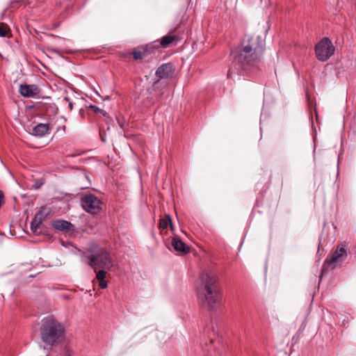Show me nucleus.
<instances>
[{"instance_id": "nucleus-16", "label": "nucleus", "mask_w": 356, "mask_h": 356, "mask_svg": "<svg viewBox=\"0 0 356 356\" xmlns=\"http://www.w3.org/2000/svg\"><path fill=\"white\" fill-rule=\"evenodd\" d=\"M171 218L170 215L166 214L163 218H161L159 220V229L163 230L168 227L169 223H170Z\"/></svg>"}, {"instance_id": "nucleus-20", "label": "nucleus", "mask_w": 356, "mask_h": 356, "mask_svg": "<svg viewBox=\"0 0 356 356\" xmlns=\"http://www.w3.org/2000/svg\"><path fill=\"white\" fill-rule=\"evenodd\" d=\"M89 108L92 109L95 113H102L104 115H105L106 114V113L103 110H102L101 108L95 105H90Z\"/></svg>"}, {"instance_id": "nucleus-24", "label": "nucleus", "mask_w": 356, "mask_h": 356, "mask_svg": "<svg viewBox=\"0 0 356 356\" xmlns=\"http://www.w3.org/2000/svg\"><path fill=\"white\" fill-rule=\"evenodd\" d=\"M65 100H66V101H67V102H68V101H69V98H68V97H65Z\"/></svg>"}, {"instance_id": "nucleus-25", "label": "nucleus", "mask_w": 356, "mask_h": 356, "mask_svg": "<svg viewBox=\"0 0 356 356\" xmlns=\"http://www.w3.org/2000/svg\"><path fill=\"white\" fill-rule=\"evenodd\" d=\"M159 83V80H158V81H156L154 82V85H156V83Z\"/></svg>"}, {"instance_id": "nucleus-5", "label": "nucleus", "mask_w": 356, "mask_h": 356, "mask_svg": "<svg viewBox=\"0 0 356 356\" xmlns=\"http://www.w3.org/2000/svg\"><path fill=\"white\" fill-rule=\"evenodd\" d=\"M346 257L347 252L345 245H339L334 252L330 256H328L324 261L321 270L322 273L334 270L338 264L346 259Z\"/></svg>"}, {"instance_id": "nucleus-15", "label": "nucleus", "mask_w": 356, "mask_h": 356, "mask_svg": "<svg viewBox=\"0 0 356 356\" xmlns=\"http://www.w3.org/2000/svg\"><path fill=\"white\" fill-rule=\"evenodd\" d=\"M10 29L9 26L5 23H0V36L10 37Z\"/></svg>"}, {"instance_id": "nucleus-4", "label": "nucleus", "mask_w": 356, "mask_h": 356, "mask_svg": "<svg viewBox=\"0 0 356 356\" xmlns=\"http://www.w3.org/2000/svg\"><path fill=\"white\" fill-rule=\"evenodd\" d=\"M88 258V265L92 268L95 271H96L97 268L110 269L113 266L110 254L104 249L98 250L95 253L89 255Z\"/></svg>"}, {"instance_id": "nucleus-13", "label": "nucleus", "mask_w": 356, "mask_h": 356, "mask_svg": "<svg viewBox=\"0 0 356 356\" xmlns=\"http://www.w3.org/2000/svg\"><path fill=\"white\" fill-rule=\"evenodd\" d=\"M96 273V279L99 281V286L101 289H106L108 286L107 282L105 280L106 273L104 269L95 271Z\"/></svg>"}, {"instance_id": "nucleus-11", "label": "nucleus", "mask_w": 356, "mask_h": 356, "mask_svg": "<svg viewBox=\"0 0 356 356\" xmlns=\"http://www.w3.org/2000/svg\"><path fill=\"white\" fill-rule=\"evenodd\" d=\"M49 130V127L48 124L40 123L33 128L32 134L35 136L42 137L47 134Z\"/></svg>"}, {"instance_id": "nucleus-12", "label": "nucleus", "mask_w": 356, "mask_h": 356, "mask_svg": "<svg viewBox=\"0 0 356 356\" xmlns=\"http://www.w3.org/2000/svg\"><path fill=\"white\" fill-rule=\"evenodd\" d=\"M52 226L56 229L65 232L70 231L73 227L70 222L63 220H54L52 222Z\"/></svg>"}, {"instance_id": "nucleus-14", "label": "nucleus", "mask_w": 356, "mask_h": 356, "mask_svg": "<svg viewBox=\"0 0 356 356\" xmlns=\"http://www.w3.org/2000/svg\"><path fill=\"white\" fill-rule=\"evenodd\" d=\"M147 51H148L147 47H139L134 49L133 51L134 58L136 60L142 59L145 56Z\"/></svg>"}, {"instance_id": "nucleus-18", "label": "nucleus", "mask_w": 356, "mask_h": 356, "mask_svg": "<svg viewBox=\"0 0 356 356\" xmlns=\"http://www.w3.org/2000/svg\"><path fill=\"white\" fill-rule=\"evenodd\" d=\"M42 224L40 220H37L34 218L31 224V229L33 233H36L40 225Z\"/></svg>"}, {"instance_id": "nucleus-1", "label": "nucleus", "mask_w": 356, "mask_h": 356, "mask_svg": "<svg viewBox=\"0 0 356 356\" xmlns=\"http://www.w3.org/2000/svg\"><path fill=\"white\" fill-rule=\"evenodd\" d=\"M265 36L254 33L245 35L241 46L232 51V62L227 77L233 79L234 74L244 75L261 62L265 50Z\"/></svg>"}, {"instance_id": "nucleus-17", "label": "nucleus", "mask_w": 356, "mask_h": 356, "mask_svg": "<svg viewBox=\"0 0 356 356\" xmlns=\"http://www.w3.org/2000/svg\"><path fill=\"white\" fill-rule=\"evenodd\" d=\"M175 35H167L163 36L161 40V45L163 47H166L170 45L175 39Z\"/></svg>"}, {"instance_id": "nucleus-23", "label": "nucleus", "mask_w": 356, "mask_h": 356, "mask_svg": "<svg viewBox=\"0 0 356 356\" xmlns=\"http://www.w3.org/2000/svg\"><path fill=\"white\" fill-rule=\"evenodd\" d=\"M69 106V108L70 110L73 109V104L72 102H69V106Z\"/></svg>"}, {"instance_id": "nucleus-19", "label": "nucleus", "mask_w": 356, "mask_h": 356, "mask_svg": "<svg viewBox=\"0 0 356 356\" xmlns=\"http://www.w3.org/2000/svg\"><path fill=\"white\" fill-rule=\"evenodd\" d=\"M47 213H44V209H41L37 214L35 216L34 218H35L37 220H40V222H42V221L45 219V217L47 216Z\"/></svg>"}, {"instance_id": "nucleus-6", "label": "nucleus", "mask_w": 356, "mask_h": 356, "mask_svg": "<svg viewBox=\"0 0 356 356\" xmlns=\"http://www.w3.org/2000/svg\"><path fill=\"white\" fill-rule=\"evenodd\" d=\"M81 204L87 213L92 215L100 213L103 207L102 201L91 193L84 194L81 196Z\"/></svg>"}, {"instance_id": "nucleus-7", "label": "nucleus", "mask_w": 356, "mask_h": 356, "mask_svg": "<svg viewBox=\"0 0 356 356\" xmlns=\"http://www.w3.org/2000/svg\"><path fill=\"white\" fill-rule=\"evenodd\" d=\"M335 47L327 37L322 38L315 46V54L320 61H327L334 53Z\"/></svg>"}, {"instance_id": "nucleus-9", "label": "nucleus", "mask_w": 356, "mask_h": 356, "mask_svg": "<svg viewBox=\"0 0 356 356\" xmlns=\"http://www.w3.org/2000/svg\"><path fill=\"white\" fill-rule=\"evenodd\" d=\"M175 69L171 63L161 65L156 71V75L160 79H167L172 76Z\"/></svg>"}, {"instance_id": "nucleus-21", "label": "nucleus", "mask_w": 356, "mask_h": 356, "mask_svg": "<svg viewBox=\"0 0 356 356\" xmlns=\"http://www.w3.org/2000/svg\"><path fill=\"white\" fill-rule=\"evenodd\" d=\"M99 135H100V137H101L102 141L105 142L106 141V138L104 137V135H103L102 129L99 130Z\"/></svg>"}, {"instance_id": "nucleus-2", "label": "nucleus", "mask_w": 356, "mask_h": 356, "mask_svg": "<svg viewBox=\"0 0 356 356\" xmlns=\"http://www.w3.org/2000/svg\"><path fill=\"white\" fill-rule=\"evenodd\" d=\"M202 285L204 286V305L209 311H216L222 297V289L218 276L209 270L202 273Z\"/></svg>"}, {"instance_id": "nucleus-8", "label": "nucleus", "mask_w": 356, "mask_h": 356, "mask_svg": "<svg viewBox=\"0 0 356 356\" xmlns=\"http://www.w3.org/2000/svg\"><path fill=\"white\" fill-rule=\"evenodd\" d=\"M19 91L23 97H33L39 94L40 89L35 85L24 84L20 85Z\"/></svg>"}, {"instance_id": "nucleus-3", "label": "nucleus", "mask_w": 356, "mask_h": 356, "mask_svg": "<svg viewBox=\"0 0 356 356\" xmlns=\"http://www.w3.org/2000/svg\"><path fill=\"white\" fill-rule=\"evenodd\" d=\"M40 330L41 340L47 346L58 345L65 339L64 325L53 316L44 318Z\"/></svg>"}, {"instance_id": "nucleus-22", "label": "nucleus", "mask_w": 356, "mask_h": 356, "mask_svg": "<svg viewBox=\"0 0 356 356\" xmlns=\"http://www.w3.org/2000/svg\"><path fill=\"white\" fill-rule=\"evenodd\" d=\"M168 226H170L171 231L174 230V225L172 222V219L170 220V223H169Z\"/></svg>"}, {"instance_id": "nucleus-26", "label": "nucleus", "mask_w": 356, "mask_h": 356, "mask_svg": "<svg viewBox=\"0 0 356 356\" xmlns=\"http://www.w3.org/2000/svg\"><path fill=\"white\" fill-rule=\"evenodd\" d=\"M67 356H70V353L69 352L67 353Z\"/></svg>"}, {"instance_id": "nucleus-10", "label": "nucleus", "mask_w": 356, "mask_h": 356, "mask_svg": "<svg viewBox=\"0 0 356 356\" xmlns=\"http://www.w3.org/2000/svg\"><path fill=\"white\" fill-rule=\"evenodd\" d=\"M171 245L176 251L183 254L188 253L190 251L189 247L177 236L172 238Z\"/></svg>"}]
</instances>
